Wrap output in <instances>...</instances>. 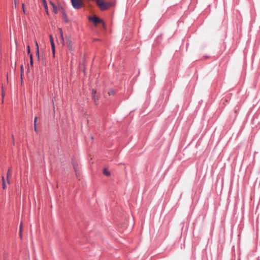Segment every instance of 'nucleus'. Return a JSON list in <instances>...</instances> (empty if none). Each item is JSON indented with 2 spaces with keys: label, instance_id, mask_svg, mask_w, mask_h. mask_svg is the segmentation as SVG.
<instances>
[{
  "label": "nucleus",
  "instance_id": "19",
  "mask_svg": "<svg viewBox=\"0 0 260 260\" xmlns=\"http://www.w3.org/2000/svg\"><path fill=\"white\" fill-rule=\"evenodd\" d=\"M27 53L28 54H29V53H30V47H29V45H28L27 47Z\"/></svg>",
  "mask_w": 260,
  "mask_h": 260
},
{
  "label": "nucleus",
  "instance_id": "27",
  "mask_svg": "<svg viewBox=\"0 0 260 260\" xmlns=\"http://www.w3.org/2000/svg\"><path fill=\"white\" fill-rule=\"evenodd\" d=\"M30 60L32 59V56L31 54H30Z\"/></svg>",
  "mask_w": 260,
  "mask_h": 260
},
{
  "label": "nucleus",
  "instance_id": "4",
  "mask_svg": "<svg viewBox=\"0 0 260 260\" xmlns=\"http://www.w3.org/2000/svg\"><path fill=\"white\" fill-rule=\"evenodd\" d=\"M89 21L92 22L96 26L98 23H102L103 27H105V24L103 21L100 19V17H88Z\"/></svg>",
  "mask_w": 260,
  "mask_h": 260
},
{
  "label": "nucleus",
  "instance_id": "24",
  "mask_svg": "<svg viewBox=\"0 0 260 260\" xmlns=\"http://www.w3.org/2000/svg\"><path fill=\"white\" fill-rule=\"evenodd\" d=\"M12 139H13V142H12V144H13V145H14V144H15V143H14V136H12Z\"/></svg>",
  "mask_w": 260,
  "mask_h": 260
},
{
  "label": "nucleus",
  "instance_id": "10",
  "mask_svg": "<svg viewBox=\"0 0 260 260\" xmlns=\"http://www.w3.org/2000/svg\"><path fill=\"white\" fill-rule=\"evenodd\" d=\"M11 168H9L8 170V172H7V176H6V178H7V182L8 183H10V180H9V177L11 176Z\"/></svg>",
  "mask_w": 260,
  "mask_h": 260
},
{
  "label": "nucleus",
  "instance_id": "20",
  "mask_svg": "<svg viewBox=\"0 0 260 260\" xmlns=\"http://www.w3.org/2000/svg\"><path fill=\"white\" fill-rule=\"evenodd\" d=\"M30 65L32 67L33 66V60L32 59H31V60L30 61Z\"/></svg>",
  "mask_w": 260,
  "mask_h": 260
},
{
  "label": "nucleus",
  "instance_id": "28",
  "mask_svg": "<svg viewBox=\"0 0 260 260\" xmlns=\"http://www.w3.org/2000/svg\"><path fill=\"white\" fill-rule=\"evenodd\" d=\"M16 62H15V64H14V67H15V68H16Z\"/></svg>",
  "mask_w": 260,
  "mask_h": 260
},
{
  "label": "nucleus",
  "instance_id": "3",
  "mask_svg": "<svg viewBox=\"0 0 260 260\" xmlns=\"http://www.w3.org/2000/svg\"><path fill=\"white\" fill-rule=\"evenodd\" d=\"M71 3L73 7L76 9L82 8L84 5L83 0H71Z\"/></svg>",
  "mask_w": 260,
  "mask_h": 260
},
{
  "label": "nucleus",
  "instance_id": "9",
  "mask_svg": "<svg viewBox=\"0 0 260 260\" xmlns=\"http://www.w3.org/2000/svg\"><path fill=\"white\" fill-rule=\"evenodd\" d=\"M42 3H43V7H44V8L45 9V11L46 12L47 15H49L48 11L47 5V3H46V0H42Z\"/></svg>",
  "mask_w": 260,
  "mask_h": 260
},
{
  "label": "nucleus",
  "instance_id": "16",
  "mask_svg": "<svg viewBox=\"0 0 260 260\" xmlns=\"http://www.w3.org/2000/svg\"><path fill=\"white\" fill-rule=\"evenodd\" d=\"M2 186H3V188L4 189H5L6 188V184L5 181H4V182H3Z\"/></svg>",
  "mask_w": 260,
  "mask_h": 260
},
{
  "label": "nucleus",
  "instance_id": "1",
  "mask_svg": "<svg viewBox=\"0 0 260 260\" xmlns=\"http://www.w3.org/2000/svg\"><path fill=\"white\" fill-rule=\"evenodd\" d=\"M52 8L53 12L54 15L58 14V12L60 11L63 16H66L67 14L64 9L60 6H56L52 1L49 2Z\"/></svg>",
  "mask_w": 260,
  "mask_h": 260
},
{
  "label": "nucleus",
  "instance_id": "30",
  "mask_svg": "<svg viewBox=\"0 0 260 260\" xmlns=\"http://www.w3.org/2000/svg\"><path fill=\"white\" fill-rule=\"evenodd\" d=\"M35 260H37V259H36Z\"/></svg>",
  "mask_w": 260,
  "mask_h": 260
},
{
  "label": "nucleus",
  "instance_id": "12",
  "mask_svg": "<svg viewBox=\"0 0 260 260\" xmlns=\"http://www.w3.org/2000/svg\"><path fill=\"white\" fill-rule=\"evenodd\" d=\"M103 174L106 176H109L111 174L110 172L108 171L106 168L104 169Z\"/></svg>",
  "mask_w": 260,
  "mask_h": 260
},
{
  "label": "nucleus",
  "instance_id": "8",
  "mask_svg": "<svg viewBox=\"0 0 260 260\" xmlns=\"http://www.w3.org/2000/svg\"><path fill=\"white\" fill-rule=\"evenodd\" d=\"M72 165L74 169V171L76 173V176L78 177V165L77 163H75L74 162H72Z\"/></svg>",
  "mask_w": 260,
  "mask_h": 260
},
{
  "label": "nucleus",
  "instance_id": "17",
  "mask_svg": "<svg viewBox=\"0 0 260 260\" xmlns=\"http://www.w3.org/2000/svg\"><path fill=\"white\" fill-rule=\"evenodd\" d=\"M34 130L36 133H38V128L37 127V124L34 125Z\"/></svg>",
  "mask_w": 260,
  "mask_h": 260
},
{
  "label": "nucleus",
  "instance_id": "15",
  "mask_svg": "<svg viewBox=\"0 0 260 260\" xmlns=\"http://www.w3.org/2000/svg\"><path fill=\"white\" fill-rule=\"evenodd\" d=\"M20 70H21V80H22V74L23 72V65H21V67H20Z\"/></svg>",
  "mask_w": 260,
  "mask_h": 260
},
{
  "label": "nucleus",
  "instance_id": "18",
  "mask_svg": "<svg viewBox=\"0 0 260 260\" xmlns=\"http://www.w3.org/2000/svg\"><path fill=\"white\" fill-rule=\"evenodd\" d=\"M37 119H38L37 117H35V119H34V125L37 124Z\"/></svg>",
  "mask_w": 260,
  "mask_h": 260
},
{
  "label": "nucleus",
  "instance_id": "5",
  "mask_svg": "<svg viewBox=\"0 0 260 260\" xmlns=\"http://www.w3.org/2000/svg\"><path fill=\"white\" fill-rule=\"evenodd\" d=\"M66 40H67V46L69 48V49L70 50V51H72L73 50V48H72V41L70 40V38L69 37H66Z\"/></svg>",
  "mask_w": 260,
  "mask_h": 260
},
{
  "label": "nucleus",
  "instance_id": "6",
  "mask_svg": "<svg viewBox=\"0 0 260 260\" xmlns=\"http://www.w3.org/2000/svg\"><path fill=\"white\" fill-rule=\"evenodd\" d=\"M49 38H50V43L51 44V48H52V52H53V55L54 56V55H55V45L53 42V38H52V36L50 35Z\"/></svg>",
  "mask_w": 260,
  "mask_h": 260
},
{
  "label": "nucleus",
  "instance_id": "25",
  "mask_svg": "<svg viewBox=\"0 0 260 260\" xmlns=\"http://www.w3.org/2000/svg\"><path fill=\"white\" fill-rule=\"evenodd\" d=\"M24 5L23 4H22L23 10V12H24V14H26L25 13V10H24Z\"/></svg>",
  "mask_w": 260,
  "mask_h": 260
},
{
  "label": "nucleus",
  "instance_id": "2",
  "mask_svg": "<svg viewBox=\"0 0 260 260\" xmlns=\"http://www.w3.org/2000/svg\"><path fill=\"white\" fill-rule=\"evenodd\" d=\"M96 3L102 10L108 9L111 6L110 3L105 2L104 0H95Z\"/></svg>",
  "mask_w": 260,
  "mask_h": 260
},
{
  "label": "nucleus",
  "instance_id": "7",
  "mask_svg": "<svg viewBox=\"0 0 260 260\" xmlns=\"http://www.w3.org/2000/svg\"><path fill=\"white\" fill-rule=\"evenodd\" d=\"M92 99L94 100L95 103H96V102L98 101V98L96 95V90L94 89H92Z\"/></svg>",
  "mask_w": 260,
  "mask_h": 260
},
{
  "label": "nucleus",
  "instance_id": "11",
  "mask_svg": "<svg viewBox=\"0 0 260 260\" xmlns=\"http://www.w3.org/2000/svg\"><path fill=\"white\" fill-rule=\"evenodd\" d=\"M36 45L37 46V51H36V54L37 55V58L38 60L40 59V55H39V46L38 44V43L37 41H35Z\"/></svg>",
  "mask_w": 260,
  "mask_h": 260
},
{
  "label": "nucleus",
  "instance_id": "14",
  "mask_svg": "<svg viewBox=\"0 0 260 260\" xmlns=\"http://www.w3.org/2000/svg\"><path fill=\"white\" fill-rule=\"evenodd\" d=\"M22 223L21 222L20 225V229H19V236L20 238H22Z\"/></svg>",
  "mask_w": 260,
  "mask_h": 260
},
{
  "label": "nucleus",
  "instance_id": "21",
  "mask_svg": "<svg viewBox=\"0 0 260 260\" xmlns=\"http://www.w3.org/2000/svg\"><path fill=\"white\" fill-rule=\"evenodd\" d=\"M114 91L113 90H111L109 92V94H114Z\"/></svg>",
  "mask_w": 260,
  "mask_h": 260
},
{
  "label": "nucleus",
  "instance_id": "22",
  "mask_svg": "<svg viewBox=\"0 0 260 260\" xmlns=\"http://www.w3.org/2000/svg\"><path fill=\"white\" fill-rule=\"evenodd\" d=\"M14 2L15 6V7H16L17 0H14Z\"/></svg>",
  "mask_w": 260,
  "mask_h": 260
},
{
  "label": "nucleus",
  "instance_id": "23",
  "mask_svg": "<svg viewBox=\"0 0 260 260\" xmlns=\"http://www.w3.org/2000/svg\"><path fill=\"white\" fill-rule=\"evenodd\" d=\"M64 21L67 23L68 22V20L67 19V17H64Z\"/></svg>",
  "mask_w": 260,
  "mask_h": 260
},
{
  "label": "nucleus",
  "instance_id": "29",
  "mask_svg": "<svg viewBox=\"0 0 260 260\" xmlns=\"http://www.w3.org/2000/svg\"><path fill=\"white\" fill-rule=\"evenodd\" d=\"M91 139L92 140L93 139V137H92V136H91Z\"/></svg>",
  "mask_w": 260,
  "mask_h": 260
},
{
  "label": "nucleus",
  "instance_id": "13",
  "mask_svg": "<svg viewBox=\"0 0 260 260\" xmlns=\"http://www.w3.org/2000/svg\"><path fill=\"white\" fill-rule=\"evenodd\" d=\"M59 32H60V37H61V42L63 43H64V39H63V37L62 30V29L61 28H59Z\"/></svg>",
  "mask_w": 260,
  "mask_h": 260
},
{
  "label": "nucleus",
  "instance_id": "26",
  "mask_svg": "<svg viewBox=\"0 0 260 260\" xmlns=\"http://www.w3.org/2000/svg\"><path fill=\"white\" fill-rule=\"evenodd\" d=\"M2 183L4 182V181H5V179L4 177H2Z\"/></svg>",
  "mask_w": 260,
  "mask_h": 260
}]
</instances>
